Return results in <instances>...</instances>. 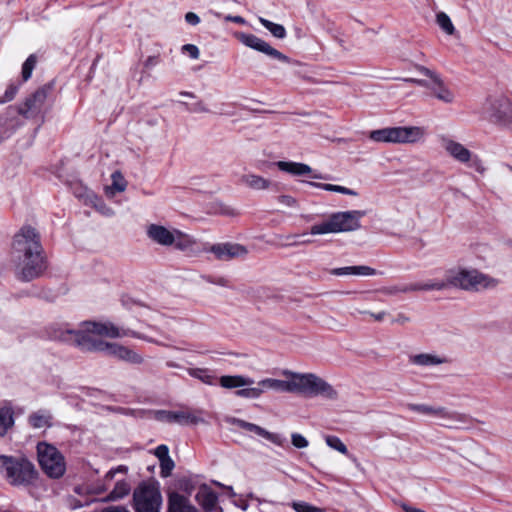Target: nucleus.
<instances>
[{"label":"nucleus","instance_id":"11","mask_svg":"<svg viewBox=\"0 0 512 512\" xmlns=\"http://www.w3.org/2000/svg\"><path fill=\"white\" fill-rule=\"evenodd\" d=\"M38 462L44 473L50 478H60L66 471V463L63 455L56 447L39 443L37 445Z\"/></svg>","mask_w":512,"mask_h":512},{"label":"nucleus","instance_id":"45","mask_svg":"<svg viewBox=\"0 0 512 512\" xmlns=\"http://www.w3.org/2000/svg\"><path fill=\"white\" fill-rule=\"evenodd\" d=\"M175 464L171 457L160 461V474L162 477L170 476Z\"/></svg>","mask_w":512,"mask_h":512},{"label":"nucleus","instance_id":"51","mask_svg":"<svg viewBox=\"0 0 512 512\" xmlns=\"http://www.w3.org/2000/svg\"><path fill=\"white\" fill-rule=\"evenodd\" d=\"M185 20L188 24H191V25H197L200 22L199 16L193 12H188L185 15Z\"/></svg>","mask_w":512,"mask_h":512},{"label":"nucleus","instance_id":"35","mask_svg":"<svg viewBox=\"0 0 512 512\" xmlns=\"http://www.w3.org/2000/svg\"><path fill=\"white\" fill-rule=\"evenodd\" d=\"M14 424L13 413L11 409L3 408L0 410V436L5 435L7 430Z\"/></svg>","mask_w":512,"mask_h":512},{"label":"nucleus","instance_id":"36","mask_svg":"<svg viewBox=\"0 0 512 512\" xmlns=\"http://www.w3.org/2000/svg\"><path fill=\"white\" fill-rule=\"evenodd\" d=\"M235 394L242 398L256 399L262 394L260 382H258L254 387L252 385L241 387V389L237 390Z\"/></svg>","mask_w":512,"mask_h":512},{"label":"nucleus","instance_id":"46","mask_svg":"<svg viewBox=\"0 0 512 512\" xmlns=\"http://www.w3.org/2000/svg\"><path fill=\"white\" fill-rule=\"evenodd\" d=\"M291 442L292 445L298 449L306 448L309 445L308 440L299 433H293L291 435Z\"/></svg>","mask_w":512,"mask_h":512},{"label":"nucleus","instance_id":"40","mask_svg":"<svg viewBox=\"0 0 512 512\" xmlns=\"http://www.w3.org/2000/svg\"><path fill=\"white\" fill-rule=\"evenodd\" d=\"M189 374L192 376V377H195V378H198L200 379L203 383H206V384H213V377L210 376L208 374V371L205 370V369H201V368H192V369H189Z\"/></svg>","mask_w":512,"mask_h":512},{"label":"nucleus","instance_id":"32","mask_svg":"<svg viewBox=\"0 0 512 512\" xmlns=\"http://www.w3.org/2000/svg\"><path fill=\"white\" fill-rule=\"evenodd\" d=\"M131 486L126 481H118L106 500L115 501L124 498L130 493Z\"/></svg>","mask_w":512,"mask_h":512},{"label":"nucleus","instance_id":"33","mask_svg":"<svg viewBox=\"0 0 512 512\" xmlns=\"http://www.w3.org/2000/svg\"><path fill=\"white\" fill-rule=\"evenodd\" d=\"M51 416L46 412H36L29 417L30 424L36 429L47 428L51 426Z\"/></svg>","mask_w":512,"mask_h":512},{"label":"nucleus","instance_id":"58","mask_svg":"<svg viewBox=\"0 0 512 512\" xmlns=\"http://www.w3.org/2000/svg\"><path fill=\"white\" fill-rule=\"evenodd\" d=\"M406 81L411 82V83H415V84H418V85H422L423 84V82L421 80H417V79H413V78L407 79Z\"/></svg>","mask_w":512,"mask_h":512},{"label":"nucleus","instance_id":"54","mask_svg":"<svg viewBox=\"0 0 512 512\" xmlns=\"http://www.w3.org/2000/svg\"><path fill=\"white\" fill-rule=\"evenodd\" d=\"M401 507H402L404 512H425L422 509H419V508H416V507H412V506H409L407 504H402Z\"/></svg>","mask_w":512,"mask_h":512},{"label":"nucleus","instance_id":"52","mask_svg":"<svg viewBox=\"0 0 512 512\" xmlns=\"http://www.w3.org/2000/svg\"><path fill=\"white\" fill-rule=\"evenodd\" d=\"M219 213L227 216H235L238 214L234 208H231L223 204L220 205Z\"/></svg>","mask_w":512,"mask_h":512},{"label":"nucleus","instance_id":"1","mask_svg":"<svg viewBox=\"0 0 512 512\" xmlns=\"http://www.w3.org/2000/svg\"><path fill=\"white\" fill-rule=\"evenodd\" d=\"M135 336L136 332L119 327L110 321L86 320L81 322L77 329L66 330L62 339L75 343L81 349L115 351L119 348L118 345L103 340V337L118 339Z\"/></svg>","mask_w":512,"mask_h":512},{"label":"nucleus","instance_id":"2","mask_svg":"<svg viewBox=\"0 0 512 512\" xmlns=\"http://www.w3.org/2000/svg\"><path fill=\"white\" fill-rule=\"evenodd\" d=\"M12 258L19 277L30 281L45 269L39 233L31 226H23L14 236Z\"/></svg>","mask_w":512,"mask_h":512},{"label":"nucleus","instance_id":"12","mask_svg":"<svg viewBox=\"0 0 512 512\" xmlns=\"http://www.w3.org/2000/svg\"><path fill=\"white\" fill-rule=\"evenodd\" d=\"M136 512H160L162 496L154 483H141L133 493Z\"/></svg>","mask_w":512,"mask_h":512},{"label":"nucleus","instance_id":"22","mask_svg":"<svg viewBox=\"0 0 512 512\" xmlns=\"http://www.w3.org/2000/svg\"><path fill=\"white\" fill-rule=\"evenodd\" d=\"M239 181L244 187L253 191H265L272 185L269 179L251 172L242 174Z\"/></svg>","mask_w":512,"mask_h":512},{"label":"nucleus","instance_id":"37","mask_svg":"<svg viewBox=\"0 0 512 512\" xmlns=\"http://www.w3.org/2000/svg\"><path fill=\"white\" fill-rule=\"evenodd\" d=\"M436 22L440 26V28L448 35H452L454 33V25L452 24L450 17L446 13H438L436 16Z\"/></svg>","mask_w":512,"mask_h":512},{"label":"nucleus","instance_id":"56","mask_svg":"<svg viewBox=\"0 0 512 512\" xmlns=\"http://www.w3.org/2000/svg\"><path fill=\"white\" fill-rule=\"evenodd\" d=\"M227 20H231L233 22L241 23V24L245 22L241 16H234V17L229 16V17H227Z\"/></svg>","mask_w":512,"mask_h":512},{"label":"nucleus","instance_id":"26","mask_svg":"<svg viewBox=\"0 0 512 512\" xmlns=\"http://www.w3.org/2000/svg\"><path fill=\"white\" fill-rule=\"evenodd\" d=\"M169 512H197V510L186 497L173 493L169 497Z\"/></svg>","mask_w":512,"mask_h":512},{"label":"nucleus","instance_id":"50","mask_svg":"<svg viewBox=\"0 0 512 512\" xmlns=\"http://www.w3.org/2000/svg\"><path fill=\"white\" fill-rule=\"evenodd\" d=\"M128 471V468L124 465H120L118 466L117 468L115 469H111L107 474H106V479L108 480H112L115 476L116 473H127Z\"/></svg>","mask_w":512,"mask_h":512},{"label":"nucleus","instance_id":"42","mask_svg":"<svg viewBox=\"0 0 512 512\" xmlns=\"http://www.w3.org/2000/svg\"><path fill=\"white\" fill-rule=\"evenodd\" d=\"M292 507L296 512H324L323 509L303 501L293 502Z\"/></svg>","mask_w":512,"mask_h":512},{"label":"nucleus","instance_id":"18","mask_svg":"<svg viewBox=\"0 0 512 512\" xmlns=\"http://www.w3.org/2000/svg\"><path fill=\"white\" fill-rule=\"evenodd\" d=\"M75 195L82 200L85 205L95 208L105 216L114 214L113 209L107 206L100 197L87 187H82L79 191H75Z\"/></svg>","mask_w":512,"mask_h":512},{"label":"nucleus","instance_id":"20","mask_svg":"<svg viewBox=\"0 0 512 512\" xmlns=\"http://www.w3.org/2000/svg\"><path fill=\"white\" fill-rule=\"evenodd\" d=\"M419 70L421 71V73L431 77V79L433 80V86L431 87V91L434 97L445 103L453 102V92L442 83L438 76H436L432 71L425 67H420Z\"/></svg>","mask_w":512,"mask_h":512},{"label":"nucleus","instance_id":"44","mask_svg":"<svg viewBox=\"0 0 512 512\" xmlns=\"http://www.w3.org/2000/svg\"><path fill=\"white\" fill-rule=\"evenodd\" d=\"M277 202L281 208H297V200L290 195H280L277 198Z\"/></svg>","mask_w":512,"mask_h":512},{"label":"nucleus","instance_id":"7","mask_svg":"<svg viewBox=\"0 0 512 512\" xmlns=\"http://www.w3.org/2000/svg\"><path fill=\"white\" fill-rule=\"evenodd\" d=\"M426 135L423 126H393L371 131L369 139L384 144L414 145L423 142Z\"/></svg>","mask_w":512,"mask_h":512},{"label":"nucleus","instance_id":"16","mask_svg":"<svg viewBox=\"0 0 512 512\" xmlns=\"http://www.w3.org/2000/svg\"><path fill=\"white\" fill-rule=\"evenodd\" d=\"M46 99V89H38L16 107L17 112L25 118H31L41 111Z\"/></svg>","mask_w":512,"mask_h":512},{"label":"nucleus","instance_id":"59","mask_svg":"<svg viewBox=\"0 0 512 512\" xmlns=\"http://www.w3.org/2000/svg\"><path fill=\"white\" fill-rule=\"evenodd\" d=\"M227 491L231 494V495H234V492H233V488L232 487H226Z\"/></svg>","mask_w":512,"mask_h":512},{"label":"nucleus","instance_id":"55","mask_svg":"<svg viewBox=\"0 0 512 512\" xmlns=\"http://www.w3.org/2000/svg\"><path fill=\"white\" fill-rule=\"evenodd\" d=\"M74 491L78 495H84L86 493L87 489L84 486H76L74 488Z\"/></svg>","mask_w":512,"mask_h":512},{"label":"nucleus","instance_id":"4","mask_svg":"<svg viewBox=\"0 0 512 512\" xmlns=\"http://www.w3.org/2000/svg\"><path fill=\"white\" fill-rule=\"evenodd\" d=\"M147 238L156 245L173 247L189 256H197V240L176 228L167 227L157 223H150L145 228Z\"/></svg>","mask_w":512,"mask_h":512},{"label":"nucleus","instance_id":"14","mask_svg":"<svg viewBox=\"0 0 512 512\" xmlns=\"http://www.w3.org/2000/svg\"><path fill=\"white\" fill-rule=\"evenodd\" d=\"M153 417L167 423H178L181 425H197L204 423L201 410L182 409L178 411L157 410L153 411Z\"/></svg>","mask_w":512,"mask_h":512},{"label":"nucleus","instance_id":"60","mask_svg":"<svg viewBox=\"0 0 512 512\" xmlns=\"http://www.w3.org/2000/svg\"><path fill=\"white\" fill-rule=\"evenodd\" d=\"M184 95L192 97L193 95L191 93H185Z\"/></svg>","mask_w":512,"mask_h":512},{"label":"nucleus","instance_id":"31","mask_svg":"<svg viewBox=\"0 0 512 512\" xmlns=\"http://www.w3.org/2000/svg\"><path fill=\"white\" fill-rule=\"evenodd\" d=\"M309 185L323 189L325 191L336 192L344 195L357 196L358 193L352 189H349L344 186L328 184V183H318V182H309Z\"/></svg>","mask_w":512,"mask_h":512},{"label":"nucleus","instance_id":"49","mask_svg":"<svg viewBox=\"0 0 512 512\" xmlns=\"http://www.w3.org/2000/svg\"><path fill=\"white\" fill-rule=\"evenodd\" d=\"M154 454L159 459V462L161 460H164V459L170 457L169 456V449H168V447L166 445H159L155 449Z\"/></svg>","mask_w":512,"mask_h":512},{"label":"nucleus","instance_id":"43","mask_svg":"<svg viewBox=\"0 0 512 512\" xmlns=\"http://www.w3.org/2000/svg\"><path fill=\"white\" fill-rule=\"evenodd\" d=\"M449 418H438L440 421V425L447 428H456L457 423L462 422L461 416L457 413H453L449 411Z\"/></svg>","mask_w":512,"mask_h":512},{"label":"nucleus","instance_id":"53","mask_svg":"<svg viewBox=\"0 0 512 512\" xmlns=\"http://www.w3.org/2000/svg\"><path fill=\"white\" fill-rule=\"evenodd\" d=\"M102 512H130L124 507L112 506L104 509Z\"/></svg>","mask_w":512,"mask_h":512},{"label":"nucleus","instance_id":"39","mask_svg":"<svg viewBox=\"0 0 512 512\" xmlns=\"http://www.w3.org/2000/svg\"><path fill=\"white\" fill-rule=\"evenodd\" d=\"M18 91H19L18 85H15V84L8 85L4 94L0 96V105L14 100Z\"/></svg>","mask_w":512,"mask_h":512},{"label":"nucleus","instance_id":"23","mask_svg":"<svg viewBox=\"0 0 512 512\" xmlns=\"http://www.w3.org/2000/svg\"><path fill=\"white\" fill-rule=\"evenodd\" d=\"M411 411L433 418H449V411L441 406H432L427 404H408Z\"/></svg>","mask_w":512,"mask_h":512},{"label":"nucleus","instance_id":"10","mask_svg":"<svg viewBox=\"0 0 512 512\" xmlns=\"http://www.w3.org/2000/svg\"><path fill=\"white\" fill-rule=\"evenodd\" d=\"M484 114L493 124L504 127H512V101L504 96L490 97L484 104Z\"/></svg>","mask_w":512,"mask_h":512},{"label":"nucleus","instance_id":"21","mask_svg":"<svg viewBox=\"0 0 512 512\" xmlns=\"http://www.w3.org/2000/svg\"><path fill=\"white\" fill-rule=\"evenodd\" d=\"M278 169L282 172H286L292 176H304L309 175L315 179H324L319 174H313V169L304 163L292 162V161H278L275 163Z\"/></svg>","mask_w":512,"mask_h":512},{"label":"nucleus","instance_id":"9","mask_svg":"<svg viewBox=\"0 0 512 512\" xmlns=\"http://www.w3.org/2000/svg\"><path fill=\"white\" fill-rule=\"evenodd\" d=\"M440 144L446 155L455 162L472 169L481 176L486 174L488 168L485 161L465 144L449 136H441Z\"/></svg>","mask_w":512,"mask_h":512},{"label":"nucleus","instance_id":"47","mask_svg":"<svg viewBox=\"0 0 512 512\" xmlns=\"http://www.w3.org/2000/svg\"><path fill=\"white\" fill-rule=\"evenodd\" d=\"M117 356L119 360L130 364H140L143 362L141 354H117Z\"/></svg>","mask_w":512,"mask_h":512},{"label":"nucleus","instance_id":"38","mask_svg":"<svg viewBox=\"0 0 512 512\" xmlns=\"http://www.w3.org/2000/svg\"><path fill=\"white\" fill-rule=\"evenodd\" d=\"M325 442L330 448H332L342 454L348 453V449H347L346 445L337 436L328 435L325 437Z\"/></svg>","mask_w":512,"mask_h":512},{"label":"nucleus","instance_id":"19","mask_svg":"<svg viewBox=\"0 0 512 512\" xmlns=\"http://www.w3.org/2000/svg\"><path fill=\"white\" fill-rule=\"evenodd\" d=\"M231 423L234 425H237L238 427H240L244 430L250 431V432L258 435V436L270 441L271 443H273L275 445L282 446L284 443V438L281 435H279L277 433L269 432L256 424L249 423L244 420L236 419V418H233L231 420Z\"/></svg>","mask_w":512,"mask_h":512},{"label":"nucleus","instance_id":"24","mask_svg":"<svg viewBox=\"0 0 512 512\" xmlns=\"http://www.w3.org/2000/svg\"><path fill=\"white\" fill-rule=\"evenodd\" d=\"M448 287H450V283H448V273L446 272L444 280L428 281V282L421 283V284H414V285H411L409 287H405V288H402V289H399V290H395V292H397V291H401V292L433 291V290L441 291V290H444V289H446Z\"/></svg>","mask_w":512,"mask_h":512},{"label":"nucleus","instance_id":"48","mask_svg":"<svg viewBox=\"0 0 512 512\" xmlns=\"http://www.w3.org/2000/svg\"><path fill=\"white\" fill-rule=\"evenodd\" d=\"M182 51L187 53L192 59H198L200 56L198 47L193 44H185L182 46Z\"/></svg>","mask_w":512,"mask_h":512},{"label":"nucleus","instance_id":"17","mask_svg":"<svg viewBox=\"0 0 512 512\" xmlns=\"http://www.w3.org/2000/svg\"><path fill=\"white\" fill-rule=\"evenodd\" d=\"M209 252L213 253L217 259L224 261L243 257L248 253L246 247L233 243L214 244L209 248Z\"/></svg>","mask_w":512,"mask_h":512},{"label":"nucleus","instance_id":"13","mask_svg":"<svg viewBox=\"0 0 512 512\" xmlns=\"http://www.w3.org/2000/svg\"><path fill=\"white\" fill-rule=\"evenodd\" d=\"M452 451L457 454L455 461L461 466L469 463L476 467L484 468L487 464L489 455L487 450L473 441H463Z\"/></svg>","mask_w":512,"mask_h":512},{"label":"nucleus","instance_id":"28","mask_svg":"<svg viewBox=\"0 0 512 512\" xmlns=\"http://www.w3.org/2000/svg\"><path fill=\"white\" fill-rule=\"evenodd\" d=\"M331 274L336 276L346 275H361V276H372L375 274V270L369 266H347L342 268H336L331 271Z\"/></svg>","mask_w":512,"mask_h":512},{"label":"nucleus","instance_id":"27","mask_svg":"<svg viewBox=\"0 0 512 512\" xmlns=\"http://www.w3.org/2000/svg\"><path fill=\"white\" fill-rule=\"evenodd\" d=\"M253 384L254 380L252 378L241 375H225L220 378V385L226 389L241 388Z\"/></svg>","mask_w":512,"mask_h":512},{"label":"nucleus","instance_id":"57","mask_svg":"<svg viewBox=\"0 0 512 512\" xmlns=\"http://www.w3.org/2000/svg\"><path fill=\"white\" fill-rule=\"evenodd\" d=\"M376 320L380 321L384 318L385 312H380L378 314H371Z\"/></svg>","mask_w":512,"mask_h":512},{"label":"nucleus","instance_id":"3","mask_svg":"<svg viewBox=\"0 0 512 512\" xmlns=\"http://www.w3.org/2000/svg\"><path fill=\"white\" fill-rule=\"evenodd\" d=\"M283 377V379L267 378L261 380L260 385L262 393L273 390L277 392L322 396L330 401H336L339 398L337 389L315 374H301L285 371Z\"/></svg>","mask_w":512,"mask_h":512},{"label":"nucleus","instance_id":"30","mask_svg":"<svg viewBox=\"0 0 512 512\" xmlns=\"http://www.w3.org/2000/svg\"><path fill=\"white\" fill-rule=\"evenodd\" d=\"M111 179L112 184L105 189L108 196L113 197L116 193L125 191L127 183L119 171L113 172Z\"/></svg>","mask_w":512,"mask_h":512},{"label":"nucleus","instance_id":"29","mask_svg":"<svg viewBox=\"0 0 512 512\" xmlns=\"http://www.w3.org/2000/svg\"><path fill=\"white\" fill-rule=\"evenodd\" d=\"M412 364L418 366H431L447 362L443 357H438L430 354H413L409 360Z\"/></svg>","mask_w":512,"mask_h":512},{"label":"nucleus","instance_id":"8","mask_svg":"<svg viewBox=\"0 0 512 512\" xmlns=\"http://www.w3.org/2000/svg\"><path fill=\"white\" fill-rule=\"evenodd\" d=\"M0 474L12 486H28L37 477L35 466L28 459L6 455H0Z\"/></svg>","mask_w":512,"mask_h":512},{"label":"nucleus","instance_id":"34","mask_svg":"<svg viewBox=\"0 0 512 512\" xmlns=\"http://www.w3.org/2000/svg\"><path fill=\"white\" fill-rule=\"evenodd\" d=\"M259 22L276 38L286 37V29L283 25L271 22L263 17H259Z\"/></svg>","mask_w":512,"mask_h":512},{"label":"nucleus","instance_id":"6","mask_svg":"<svg viewBox=\"0 0 512 512\" xmlns=\"http://www.w3.org/2000/svg\"><path fill=\"white\" fill-rule=\"evenodd\" d=\"M364 211L350 210L332 213L328 218L310 227V235L320 236L352 232L360 228Z\"/></svg>","mask_w":512,"mask_h":512},{"label":"nucleus","instance_id":"25","mask_svg":"<svg viewBox=\"0 0 512 512\" xmlns=\"http://www.w3.org/2000/svg\"><path fill=\"white\" fill-rule=\"evenodd\" d=\"M196 501L205 510L212 511L217 504V495L206 485H202L196 493Z\"/></svg>","mask_w":512,"mask_h":512},{"label":"nucleus","instance_id":"41","mask_svg":"<svg viewBox=\"0 0 512 512\" xmlns=\"http://www.w3.org/2000/svg\"><path fill=\"white\" fill-rule=\"evenodd\" d=\"M36 64V58L34 55H30L22 66V77L24 81H27L32 74V71Z\"/></svg>","mask_w":512,"mask_h":512},{"label":"nucleus","instance_id":"5","mask_svg":"<svg viewBox=\"0 0 512 512\" xmlns=\"http://www.w3.org/2000/svg\"><path fill=\"white\" fill-rule=\"evenodd\" d=\"M447 273L450 286L465 291L494 289L499 284L498 279L474 267L457 266L448 270Z\"/></svg>","mask_w":512,"mask_h":512},{"label":"nucleus","instance_id":"15","mask_svg":"<svg viewBox=\"0 0 512 512\" xmlns=\"http://www.w3.org/2000/svg\"><path fill=\"white\" fill-rule=\"evenodd\" d=\"M236 38L246 47H249L251 49H254L258 52L264 53L268 56H271L279 61L282 62H289V58L281 53L280 51L276 50L272 46L269 45L266 41L263 39L253 35V34H247V33H237Z\"/></svg>","mask_w":512,"mask_h":512}]
</instances>
